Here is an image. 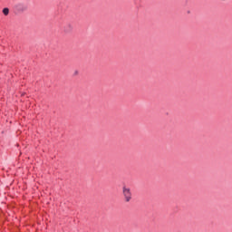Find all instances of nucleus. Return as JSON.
Segmentation results:
<instances>
[{"instance_id":"f257e3e1","label":"nucleus","mask_w":232,"mask_h":232,"mask_svg":"<svg viewBox=\"0 0 232 232\" xmlns=\"http://www.w3.org/2000/svg\"><path fill=\"white\" fill-rule=\"evenodd\" d=\"M122 192L126 202H130L131 200V190L129 188L123 187Z\"/></svg>"},{"instance_id":"f03ea898","label":"nucleus","mask_w":232,"mask_h":232,"mask_svg":"<svg viewBox=\"0 0 232 232\" xmlns=\"http://www.w3.org/2000/svg\"><path fill=\"white\" fill-rule=\"evenodd\" d=\"M72 30H73V26L72 25V24H67L63 28V31L65 32V34H70Z\"/></svg>"},{"instance_id":"7ed1b4c3","label":"nucleus","mask_w":232,"mask_h":232,"mask_svg":"<svg viewBox=\"0 0 232 232\" xmlns=\"http://www.w3.org/2000/svg\"><path fill=\"white\" fill-rule=\"evenodd\" d=\"M3 14H4V15H8L10 14V9H8L7 7L4 8Z\"/></svg>"}]
</instances>
